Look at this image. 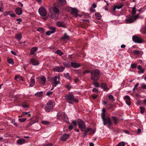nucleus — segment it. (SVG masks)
Segmentation results:
<instances>
[{"label":"nucleus","instance_id":"9","mask_svg":"<svg viewBox=\"0 0 146 146\" xmlns=\"http://www.w3.org/2000/svg\"><path fill=\"white\" fill-rule=\"evenodd\" d=\"M38 12L41 16H44L47 14L46 10L43 7H40L38 10Z\"/></svg>","mask_w":146,"mask_h":146},{"label":"nucleus","instance_id":"15","mask_svg":"<svg viewBox=\"0 0 146 146\" xmlns=\"http://www.w3.org/2000/svg\"><path fill=\"white\" fill-rule=\"evenodd\" d=\"M29 63L32 64L33 65H37L39 64L38 62L34 59H31L29 62Z\"/></svg>","mask_w":146,"mask_h":146},{"label":"nucleus","instance_id":"38","mask_svg":"<svg viewBox=\"0 0 146 146\" xmlns=\"http://www.w3.org/2000/svg\"><path fill=\"white\" fill-rule=\"evenodd\" d=\"M132 40L133 42H137V36H133L132 37Z\"/></svg>","mask_w":146,"mask_h":146},{"label":"nucleus","instance_id":"31","mask_svg":"<svg viewBox=\"0 0 146 146\" xmlns=\"http://www.w3.org/2000/svg\"><path fill=\"white\" fill-rule=\"evenodd\" d=\"M15 80H17V81H20L22 80V77L19 76H15Z\"/></svg>","mask_w":146,"mask_h":146},{"label":"nucleus","instance_id":"50","mask_svg":"<svg viewBox=\"0 0 146 146\" xmlns=\"http://www.w3.org/2000/svg\"><path fill=\"white\" fill-rule=\"evenodd\" d=\"M109 98L111 101H115L112 95H110L108 96Z\"/></svg>","mask_w":146,"mask_h":146},{"label":"nucleus","instance_id":"20","mask_svg":"<svg viewBox=\"0 0 146 146\" xmlns=\"http://www.w3.org/2000/svg\"><path fill=\"white\" fill-rule=\"evenodd\" d=\"M101 87L104 89V90L105 91H107L109 90L107 86L104 83H102L101 84Z\"/></svg>","mask_w":146,"mask_h":146},{"label":"nucleus","instance_id":"25","mask_svg":"<svg viewBox=\"0 0 146 146\" xmlns=\"http://www.w3.org/2000/svg\"><path fill=\"white\" fill-rule=\"evenodd\" d=\"M123 6V5L122 4H119L115 6L113 8V11H115V9H119L121 8Z\"/></svg>","mask_w":146,"mask_h":146},{"label":"nucleus","instance_id":"16","mask_svg":"<svg viewBox=\"0 0 146 146\" xmlns=\"http://www.w3.org/2000/svg\"><path fill=\"white\" fill-rule=\"evenodd\" d=\"M57 25L60 27L66 28V26L64 22L62 21H58L56 23Z\"/></svg>","mask_w":146,"mask_h":146},{"label":"nucleus","instance_id":"14","mask_svg":"<svg viewBox=\"0 0 146 146\" xmlns=\"http://www.w3.org/2000/svg\"><path fill=\"white\" fill-rule=\"evenodd\" d=\"M69 137V135L68 134H64L60 138L61 141H65L68 139Z\"/></svg>","mask_w":146,"mask_h":146},{"label":"nucleus","instance_id":"17","mask_svg":"<svg viewBox=\"0 0 146 146\" xmlns=\"http://www.w3.org/2000/svg\"><path fill=\"white\" fill-rule=\"evenodd\" d=\"M71 67H72L75 68H78L81 66L80 64L76 62H71Z\"/></svg>","mask_w":146,"mask_h":146},{"label":"nucleus","instance_id":"64","mask_svg":"<svg viewBox=\"0 0 146 146\" xmlns=\"http://www.w3.org/2000/svg\"><path fill=\"white\" fill-rule=\"evenodd\" d=\"M52 87L51 89V90H53L54 89V87L56 86L57 85V84H52Z\"/></svg>","mask_w":146,"mask_h":146},{"label":"nucleus","instance_id":"13","mask_svg":"<svg viewBox=\"0 0 146 146\" xmlns=\"http://www.w3.org/2000/svg\"><path fill=\"white\" fill-rule=\"evenodd\" d=\"M56 31L55 28L54 27H51L50 28V31H48L46 33V35H47L49 36L51 34L53 33Z\"/></svg>","mask_w":146,"mask_h":146},{"label":"nucleus","instance_id":"19","mask_svg":"<svg viewBox=\"0 0 146 146\" xmlns=\"http://www.w3.org/2000/svg\"><path fill=\"white\" fill-rule=\"evenodd\" d=\"M15 12L17 14L20 15L22 14V11L21 9L20 8H17L15 9Z\"/></svg>","mask_w":146,"mask_h":146},{"label":"nucleus","instance_id":"37","mask_svg":"<svg viewBox=\"0 0 146 146\" xmlns=\"http://www.w3.org/2000/svg\"><path fill=\"white\" fill-rule=\"evenodd\" d=\"M63 65L66 67L70 68L71 67V66L69 63L68 62H65L63 63Z\"/></svg>","mask_w":146,"mask_h":146},{"label":"nucleus","instance_id":"24","mask_svg":"<svg viewBox=\"0 0 146 146\" xmlns=\"http://www.w3.org/2000/svg\"><path fill=\"white\" fill-rule=\"evenodd\" d=\"M35 84V80L33 78H31L30 79L29 87H31L33 86Z\"/></svg>","mask_w":146,"mask_h":146},{"label":"nucleus","instance_id":"36","mask_svg":"<svg viewBox=\"0 0 146 146\" xmlns=\"http://www.w3.org/2000/svg\"><path fill=\"white\" fill-rule=\"evenodd\" d=\"M16 38L19 41H20L22 38L21 35L20 34H17L16 36Z\"/></svg>","mask_w":146,"mask_h":146},{"label":"nucleus","instance_id":"56","mask_svg":"<svg viewBox=\"0 0 146 146\" xmlns=\"http://www.w3.org/2000/svg\"><path fill=\"white\" fill-rule=\"evenodd\" d=\"M124 99L126 100L130 99L129 97L128 96H125L124 97Z\"/></svg>","mask_w":146,"mask_h":146},{"label":"nucleus","instance_id":"27","mask_svg":"<svg viewBox=\"0 0 146 146\" xmlns=\"http://www.w3.org/2000/svg\"><path fill=\"white\" fill-rule=\"evenodd\" d=\"M64 77L67 79L69 80L71 79V77L70 75L68 73H64Z\"/></svg>","mask_w":146,"mask_h":146},{"label":"nucleus","instance_id":"40","mask_svg":"<svg viewBox=\"0 0 146 146\" xmlns=\"http://www.w3.org/2000/svg\"><path fill=\"white\" fill-rule=\"evenodd\" d=\"M95 16L98 19H100L101 17V15L98 13L95 14Z\"/></svg>","mask_w":146,"mask_h":146},{"label":"nucleus","instance_id":"57","mask_svg":"<svg viewBox=\"0 0 146 146\" xmlns=\"http://www.w3.org/2000/svg\"><path fill=\"white\" fill-rule=\"evenodd\" d=\"M93 84L94 86L96 87H98L99 86V84L97 82H94L93 83Z\"/></svg>","mask_w":146,"mask_h":146},{"label":"nucleus","instance_id":"2","mask_svg":"<svg viewBox=\"0 0 146 146\" xmlns=\"http://www.w3.org/2000/svg\"><path fill=\"white\" fill-rule=\"evenodd\" d=\"M58 119L61 121L66 122L68 123V118L66 114L63 112H59L57 114Z\"/></svg>","mask_w":146,"mask_h":146},{"label":"nucleus","instance_id":"12","mask_svg":"<svg viewBox=\"0 0 146 146\" xmlns=\"http://www.w3.org/2000/svg\"><path fill=\"white\" fill-rule=\"evenodd\" d=\"M72 14L74 15L75 17H76L78 15V11L77 9L76 8H70Z\"/></svg>","mask_w":146,"mask_h":146},{"label":"nucleus","instance_id":"10","mask_svg":"<svg viewBox=\"0 0 146 146\" xmlns=\"http://www.w3.org/2000/svg\"><path fill=\"white\" fill-rule=\"evenodd\" d=\"M52 9L54 12V13H56V16H55L56 17H54L52 15V17L53 18H54L55 19H57L59 15V11L58 8L56 7H54Z\"/></svg>","mask_w":146,"mask_h":146},{"label":"nucleus","instance_id":"42","mask_svg":"<svg viewBox=\"0 0 146 146\" xmlns=\"http://www.w3.org/2000/svg\"><path fill=\"white\" fill-rule=\"evenodd\" d=\"M92 129L90 128H87V131H87V133H89V134H90L92 132Z\"/></svg>","mask_w":146,"mask_h":146},{"label":"nucleus","instance_id":"6","mask_svg":"<svg viewBox=\"0 0 146 146\" xmlns=\"http://www.w3.org/2000/svg\"><path fill=\"white\" fill-rule=\"evenodd\" d=\"M65 97L66 100L70 102L74 101L75 102H78V100L75 99L74 95L70 93L66 95Z\"/></svg>","mask_w":146,"mask_h":146},{"label":"nucleus","instance_id":"49","mask_svg":"<svg viewBox=\"0 0 146 146\" xmlns=\"http://www.w3.org/2000/svg\"><path fill=\"white\" fill-rule=\"evenodd\" d=\"M11 13V11H6V12H5L4 14V16H7L8 15H9V14H10V13Z\"/></svg>","mask_w":146,"mask_h":146},{"label":"nucleus","instance_id":"44","mask_svg":"<svg viewBox=\"0 0 146 146\" xmlns=\"http://www.w3.org/2000/svg\"><path fill=\"white\" fill-rule=\"evenodd\" d=\"M7 61L10 64H13L14 63L12 59H9L7 60Z\"/></svg>","mask_w":146,"mask_h":146},{"label":"nucleus","instance_id":"58","mask_svg":"<svg viewBox=\"0 0 146 146\" xmlns=\"http://www.w3.org/2000/svg\"><path fill=\"white\" fill-rule=\"evenodd\" d=\"M12 123H13V125L15 126H17V124L16 122H15V120L13 119L12 120Z\"/></svg>","mask_w":146,"mask_h":146},{"label":"nucleus","instance_id":"43","mask_svg":"<svg viewBox=\"0 0 146 146\" xmlns=\"http://www.w3.org/2000/svg\"><path fill=\"white\" fill-rule=\"evenodd\" d=\"M27 119L26 118H22L19 119L18 120L21 122H24Z\"/></svg>","mask_w":146,"mask_h":146},{"label":"nucleus","instance_id":"1","mask_svg":"<svg viewBox=\"0 0 146 146\" xmlns=\"http://www.w3.org/2000/svg\"><path fill=\"white\" fill-rule=\"evenodd\" d=\"M132 9V15L126 17L125 20L126 22L127 23H131L134 22L137 19V15L135 14L136 12V6L131 8Z\"/></svg>","mask_w":146,"mask_h":146},{"label":"nucleus","instance_id":"61","mask_svg":"<svg viewBox=\"0 0 146 146\" xmlns=\"http://www.w3.org/2000/svg\"><path fill=\"white\" fill-rule=\"evenodd\" d=\"M98 89L96 88H94L92 90V91L93 92H98Z\"/></svg>","mask_w":146,"mask_h":146},{"label":"nucleus","instance_id":"63","mask_svg":"<svg viewBox=\"0 0 146 146\" xmlns=\"http://www.w3.org/2000/svg\"><path fill=\"white\" fill-rule=\"evenodd\" d=\"M84 133H83V136H84V137H85L86 136V135H87V134L88 133H87V131H86V130L85 131H84Z\"/></svg>","mask_w":146,"mask_h":146},{"label":"nucleus","instance_id":"28","mask_svg":"<svg viewBox=\"0 0 146 146\" xmlns=\"http://www.w3.org/2000/svg\"><path fill=\"white\" fill-rule=\"evenodd\" d=\"M30 112V111H29L28 112H23L22 113L21 115L20 116H19V117H22L26 115H28V116L29 117H30L31 116V114H29Z\"/></svg>","mask_w":146,"mask_h":146},{"label":"nucleus","instance_id":"39","mask_svg":"<svg viewBox=\"0 0 146 146\" xmlns=\"http://www.w3.org/2000/svg\"><path fill=\"white\" fill-rule=\"evenodd\" d=\"M143 54V53L142 51L137 50V57L141 56Z\"/></svg>","mask_w":146,"mask_h":146},{"label":"nucleus","instance_id":"33","mask_svg":"<svg viewBox=\"0 0 146 146\" xmlns=\"http://www.w3.org/2000/svg\"><path fill=\"white\" fill-rule=\"evenodd\" d=\"M69 38V36L67 35L66 33H65L64 36L61 38L62 40L68 39Z\"/></svg>","mask_w":146,"mask_h":146},{"label":"nucleus","instance_id":"29","mask_svg":"<svg viewBox=\"0 0 146 146\" xmlns=\"http://www.w3.org/2000/svg\"><path fill=\"white\" fill-rule=\"evenodd\" d=\"M41 80V82L42 84H44L46 81V78L44 76H42L40 78Z\"/></svg>","mask_w":146,"mask_h":146},{"label":"nucleus","instance_id":"60","mask_svg":"<svg viewBox=\"0 0 146 146\" xmlns=\"http://www.w3.org/2000/svg\"><path fill=\"white\" fill-rule=\"evenodd\" d=\"M105 114L104 113H102L101 114V117L102 119V120L104 118H106V117H105Z\"/></svg>","mask_w":146,"mask_h":146},{"label":"nucleus","instance_id":"52","mask_svg":"<svg viewBox=\"0 0 146 146\" xmlns=\"http://www.w3.org/2000/svg\"><path fill=\"white\" fill-rule=\"evenodd\" d=\"M42 124L47 125L49 124V122L47 121H42Z\"/></svg>","mask_w":146,"mask_h":146},{"label":"nucleus","instance_id":"35","mask_svg":"<svg viewBox=\"0 0 146 146\" xmlns=\"http://www.w3.org/2000/svg\"><path fill=\"white\" fill-rule=\"evenodd\" d=\"M55 53L57 54L60 56H61L63 54V53L60 50L56 51L55 52Z\"/></svg>","mask_w":146,"mask_h":146},{"label":"nucleus","instance_id":"22","mask_svg":"<svg viewBox=\"0 0 146 146\" xmlns=\"http://www.w3.org/2000/svg\"><path fill=\"white\" fill-rule=\"evenodd\" d=\"M137 68L138 69V72L139 74H140L143 73L144 71V69L142 68L140 65H139L138 66Z\"/></svg>","mask_w":146,"mask_h":146},{"label":"nucleus","instance_id":"47","mask_svg":"<svg viewBox=\"0 0 146 146\" xmlns=\"http://www.w3.org/2000/svg\"><path fill=\"white\" fill-rule=\"evenodd\" d=\"M22 107L25 108H27L29 106V105L27 104L24 103L22 104Z\"/></svg>","mask_w":146,"mask_h":146},{"label":"nucleus","instance_id":"18","mask_svg":"<svg viewBox=\"0 0 146 146\" xmlns=\"http://www.w3.org/2000/svg\"><path fill=\"white\" fill-rule=\"evenodd\" d=\"M26 142V140L24 139H21L18 140L17 141V143L19 145L24 144Z\"/></svg>","mask_w":146,"mask_h":146},{"label":"nucleus","instance_id":"34","mask_svg":"<svg viewBox=\"0 0 146 146\" xmlns=\"http://www.w3.org/2000/svg\"><path fill=\"white\" fill-rule=\"evenodd\" d=\"M143 42V40L141 37L137 36V43H141Z\"/></svg>","mask_w":146,"mask_h":146},{"label":"nucleus","instance_id":"45","mask_svg":"<svg viewBox=\"0 0 146 146\" xmlns=\"http://www.w3.org/2000/svg\"><path fill=\"white\" fill-rule=\"evenodd\" d=\"M140 111L141 113H143L145 111V108L142 107H140Z\"/></svg>","mask_w":146,"mask_h":146},{"label":"nucleus","instance_id":"26","mask_svg":"<svg viewBox=\"0 0 146 146\" xmlns=\"http://www.w3.org/2000/svg\"><path fill=\"white\" fill-rule=\"evenodd\" d=\"M58 4L59 5H65L66 3V1L65 0H58Z\"/></svg>","mask_w":146,"mask_h":146},{"label":"nucleus","instance_id":"3","mask_svg":"<svg viewBox=\"0 0 146 146\" xmlns=\"http://www.w3.org/2000/svg\"><path fill=\"white\" fill-rule=\"evenodd\" d=\"M100 74V72L99 70H94L91 73V79L94 82H96L99 78Z\"/></svg>","mask_w":146,"mask_h":146},{"label":"nucleus","instance_id":"21","mask_svg":"<svg viewBox=\"0 0 146 146\" xmlns=\"http://www.w3.org/2000/svg\"><path fill=\"white\" fill-rule=\"evenodd\" d=\"M140 31L142 34H146V26L142 27L141 28Z\"/></svg>","mask_w":146,"mask_h":146},{"label":"nucleus","instance_id":"30","mask_svg":"<svg viewBox=\"0 0 146 146\" xmlns=\"http://www.w3.org/2000/svg\"><path fill=\"white\" fill-rule=\"evenodd\" d=\"M112 118L114 124L116 125L118 123L117 119L116 117H112Z\"/></svg>","mask_w":146,"mask_h":146},{"label":"nucleus","instance_id":"59","mask_svg":"<svg viewBox=\"0 0 146 146\" xmlns=\"http://www.w3.org/2000/svg\"><path fill=\"white\" fill-rule=\"evenodd\" d=\"M136 66L137 65L135 64H132L131 65V67L133 68H135L136 67Z\"/></svg>","mask_w":146,"mask_h":146},{"label":"nucleus","instance_id":"46","mask_svg":"<svg viewBox=\"0 0 146 146\" xmlns=\"http://www.w3.org/2000/svg\"><path fill=\"white\" fill-rule=\"evenodd\" d=\"M53 15V17H55V16H56V13H51V15L50 16V18L51 19H53L55 20H56L57 19H54V18H53L52 17V15Z\"/></svg>","mask_w":146,"mask_h":146},{"label":"nucleus","instance_id":"4","mask_svg":"<svg viewBox=\"0 0 146 146\" xmlns=\"http://www.w3.org/2000/svg\"><path fill=\"white\" fill-rule=\"evenodd\" d=\"M54 105L53 102L50 101L48 102L45 106V111L48 112H50L53 109Z\"/></svg>","mask_w":146,"mask_h":146},{"label":"nucleus","instance_id":"53","mask_svg":"<svg viewBox=\"0 0 146 146\" xmlns=\"http://www.w3.org/2000/svg\"><path fill=\"white\" fill-rule=\"evenodd\" d=\"M90 72L88 70H86L83 72V74L85 75L86 74L90 73Z\"/></svg>","mask_w":146,"mask_h":146},{"label":"nucleus","instance_id":"11","mask_svg":"<svg viewBox=\"0 0 146 146\" xmlns=\"http://www.w3.org/2000/svg\"><path fill=\"white\" fill-rule=\"evenodd\" d=\"M65 69V67L63 66H57L53 69L54 71L58 72H62Z\"/></svg>","mask_w":146,"mask_h":146},{"label":"nucleus","instance_id":"62","mask_svg":"<svg viewBox=\"0 0 146 146\" xmlns=\"http://www.w3.org/2000/svg\"><path fill=\"white\" fill-rule=\"evenodd\" d=\"M52 92L51 91H48L46 93V95L48 96H49L50 95L52 94Z\"/></svg>","mask_w":146,"mask_h":146},{"label":"nucleus","instance_id":"8","mask_svg":"<svg viewBox=\"0 0 146 146\" xmlns=\"http://www.w3.org/2000/svg\"><path fill=\"white\" fill-rule=\"evenodd\" d=\"M60 77L59 76H55L51 78V81L52 84H56L57 85L60 83Z\"/></svg>","mask_w":146,"mask_h":146},{"label":"nucleus","instance_id":"32","mask_svg":"<svg viewBox=\"0 0 146 146\" xmlns=\"http://www.w3.org/2000/svg\"><path fill=\"white\" fill-rule=\"evenodd\" d=\"M42 94L43 92H38L35 94V95L36 96L40 97L42 96Z\"/></svg>","mask_w":146,"mask_h":146},{"label":"nucleus","instance_id":"7","mask_svg":"<svg viewBox=\"0 0 146 146\" xmlns=\"http://www.w3.org/2000/svg\"><path fill=\"white\" fill-rule=\"evenodd\" d=\"M103 124L104 125H107L109 126L112 125V123L111 121L110 117H107L106 118L103 119Z\"/></svg>","mask_w":146,"mask_h":146},{"label":"nucleus","instance_id":"41","mask_svg":"<svg viewBox=\"0 0 146 146\" xmlns=\"http://www.w3.org/2000/svg\"><path fill=\"white\" fill-rule=\"evenodd\" d=\"M37 31L41 33H43L44 31V29L42 28H38L37 29Z\"/></svg>","mask_w":146,"mask_h":146},{"label":"nucleus","instance_id":"51","mask_svg":"<svg viewBox=\"0 0 146 146\" xmlns=\"http://www.w3.org/2000/svg\"><path fill=\"white\" fill-rule=\"evenodd\" d=\"M141 86L142 88L146 89V84L142 83L141 84Z\"/></svg>","mask_w":146,"mask_h":146},{"label":"nucleus","instance_id":"5","mask_svg":"<svg viewBox=\"0 0 146 146\" xmlns=\"http://www.w3.org/2000/svg\"><path fill=\"white\" fill-rule=\"evenodd\" d=\"M78 123L79 128L82 131H84L86 130V125L83 121L80 119L78 120Z\"/></svg>","mask_w":146,"mask_h":146},{"label":"nucleus","instance_id":"55","mask_svg":"<svg viewBox=\"0 0 146 146\" xmlns=\"http://www.w3.org/2000/svg\"><path fill=\"white\" fill-rule=\"evenodd\" d=\"M126 104L128 106H130L131 104V103L130 102V99L126 100L125 101Z\"/></svg>","mask_w":146,"mask_h":146},{"label":"nucleus","instance_id":"48","mask_svg":"<svg viewBox=\"0 0 146 146\" xmlns=\"http://www.w3.org/2000/svg\"><path fill=\"white\" fill-rule=\"evenodd\" d=\"M125 144L124 142H121L118 143L117 146H125Z\"/></svg>","mask_w":146,"mask_h":146},{"label":"nucleus","instance_id":"54","mask_svg":"<svg viewBox=\"0 0 146 146\" xmlns=\"http://www.w3.org/2000/svg\"><path fill=\"white\" fill-rule=\"evenodd\" d=\"M66 87L68 89H70L71 88V86L70 84H67L66 85Z\"/></svg>","mask_w":146,"mask_h":146},{"label":"nucleus","instance_id":"23","mask_svg":"<svg viewBox=\"0 0 146 146\" xmlns=\"http://www.w3.org/2000/svg\"><path fill=\"white\" fill-rule=\"evenodd\" d=\"M38 49V48L37 47H34L32 48L31 49L30 53L31 54H33L34 53L36 52Z\"/></svg>","mask_w":146,"mask_h":146}]
</instances>
